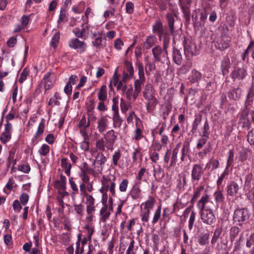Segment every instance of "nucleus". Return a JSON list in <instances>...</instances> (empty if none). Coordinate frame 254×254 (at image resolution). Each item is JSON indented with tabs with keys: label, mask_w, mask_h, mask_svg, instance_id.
Wrapping results in <instances>:
<instances>
[{
	"label": "nucleus",
	"mask_w": 254,
	"mask_h": 254,
	"mask_svg": "<svg viewBox=\"0 0 254 254\" xmlns=\"http://www.w3.org/2000/svg\"><path fill=\"white\" fill-rule=\"evenodd\" d=\"M136 65L138 70L139 78L135 79L134 83V91L133 94V98L135 100L141 91V86L143 85L145 81L144 73V67L142 63L137 62Z\"/></svg>",
	"instance_id": "obj_1"
},
{
	"label": "nucleus",
	"mask_w": 254,
	"mask_h": 254,
	"mask_svg": "<svg viewBox=\"0 0 254 254\" xmlns=\"http://www.w3.org/2000/svg\"><path fill=\"white\" fill-rule=\"evenodd\" d=\"M244 190L248 198L251 201L254 200V181L252 173L248 174L246 177ZM252 203L254 206L253 202Z\"/></svg>",
	"instance_id": "obj_2"
},
{
	"label": "nucleus",
	"mask_w": 254,
	"mask_h": 254,
	"mask_svg": "<svg viewBox=\"0 0 254 254\" xmlns=\"http://www.w3.org/2000/svg\"><path fill=\"white\" fill-rule=\"evenodd\" d=\"M184 38L183 45L185 54L188 56L197 55L199 49L195 44L194 42L186 37H184Z\"/></svg>",
	"instance_id": "obj_3"
},
{
	"label": "nucleus",
	"mask_w": 254,
	"mask_h": 254,
	"mask_svg": "<svg viewBox=\"0 0 254 254\" xmlns=\"http://www.w3.org/2000/svg\"><path fill=\"white\" fill-rule=\"evenodd\" d=\"M201 219L204 223L207 225L212 224L216 220L215 216L212 209L206 208L200 211Z\"/></svg>",
	"instance_id": "obj_4"
},
{
	"label": "nucleus",
	"mask_w": 254,
	"mask_h": 254,
	"mask_svg": "<svg viewBox=\"0 0 254 254\" xmlns=\"http://www.w3.org/2000/svg\"><path fill=\"white\" fill-rule=\"evenodd\" d=\"M249 217V215L247 209H237L234 213L233 220L241 225L242 224L241 223L245 221Z\"/></svg>",
	"instance_id": "obj_5"
},
{
	"label": "nucleus",
	"mask_w": 254,
	"mask_h": 254,
	"mask_svg": "<svg viewBox=\"0 0 254 254\" xmlns=\"http://www.w3.org/2000/svg\"><path fill=\"white\" fill-rule=\"evenodd\" d=\"M68 45L70 48L77 50V52L81 54L86 49V44L83 41H80L78 38L72 39L69 42Z\"/></svg>",
	"instance_id": "obj_6"
},
{
	"label": "nucleus",
	"mask_w": 254,
	"mask_h": 254,
	"mask_svg": "<svg viewBox=\"0 0 254 254\" xmlns=\"http://www.w3.org/2000/svg\"><path fill=\"white\" fill-rule=\"evenodd\" d=\"M104 137L106 140V146L111 150L113 149V145L115 143L116 140L117 138V135L115 134L113 129L108 131L104 135Z\"/></svg>",
	"instance_id": "obj_7"
},
{
	"label": "nucleus",
	"mask_w": 254,
	"mask_h": 254,
	"mask_svg": "<svg viewBox=\"0 0 254 254\" xmlns=\"http://www.w3.org/2000/svg\"><path fill=\"white\" fill-rule=\"evenodd\" d=\"M247 75V71L244 67L236 66L231 72L230 76L234 80L236 79H243Z\"/></svg>",
	"instance_id": "obj_8"
},
{
	"label": "nucleus",
	"mask_w": 254,
	"mask_h": 254,
	"mask_svg": "<svg viewBox=\"0 0 254 254\" xmlns=\"http://www.w3.org/2000/svg\"><path fill=\"white\" fill-rule=\"evenodd\" d=\"M203 173L202 167L198 164H194L191 171V179L193 182L199 181Z\"/></svg>",
	"instance_id": "obj_9"
},
{
	"label": "nucleus",
	"mask_w": 254,
	"mask_h": 254,
	"mask_svg": "<svg viewBox=\"0 0 254 254\" xmlns=\"http://www.w3.org/2000/svg\"><path fill=\"white\" fill-rule=\"evenodd\" d=\"M231 67V64L229 58L224 57L221 62L220 69L224 76H227Z\"/></svg>",
	"instance_id": "obj_10"
},
{
	"label": "nucleus",
	"mask_w": 254,
	"mask_h": 254,
	"mask_svg": "<svg viewBox=\"0 0 254 254\" xmlns=\"http://www.w3.org/2000/svg\"><path fill=\"white\" fill-rule=\"evenodd\" d=\"M152 30L154 33H157L158 35L160 40L163 35L165 34V32H167L165 31L163 23L160 20L156 21L155 24L153 25Z\"/></svg>",
	"instance_id": "obj_11"
},
{
	"label": "nucleus",
	"mask_w": 254,
	"mask_h": 254,
	"mask_svg": "<svg viewBox=\"0 0 254 254\" xmlns=\"http://www.w3.org/2000/svg\"><path fill=\"white\" fill-rule=\"evenodd\" d=\"M240 189L239 185L234 181H232L227 187V194L230 196H235Z\"/></svg>",
	"instance_id": "obj_12"
},
{
	"label": "nucleus",
	"mask_w": 254,
	"mask_h": 254,
	"mask_svg": "<svg viewBox=\"0 0 254 254\" xmlns=\"http://www.w3.org/2000/svg\"><path fill=\"white\" fill-rule=\"evenodd\" d=\"M153 55L155 62H160L162 60L161 57L163 58V54L164 51L162 50L159 45L156 46L152 49Z\"/></svg>",
	"instance_id": "obj_13"
},
{
	"label": "nucleus",
	"mask_w": 254,
	"mask_h": 254,
	"mask_svg": "<svg viewBox=\"0 0 254 254\" xmlns=\"http://www.w3.org/2000/svg\"><path fill=\"white\" fill-rule=\"evenodd\" d=\"M163 50L164 51V53L163 54V58L168 59V51L167 49L169 47L170 40V35L168 32H165V34L163 35Z\"/></svg>",
	"instance_id": "obj_14"
},
{
	"label": "nucleus",
	"mask_w": 254,
	"mask_h": 254,
	"mask_svg": "<svg viewBox=\"0 0 254 254\" xmlns=\"http://www.w3.org/2000/svg\"><path fill=\"white\" fill-rule=\"evenodd\" d=\"M146 103V109L148 112H151L154 110L156 106L158 104V101L154 95L150 97Z\"/></svg>",
	"instance_id": "obj_15"
},
{
	"label": "nucleus",
	"mask_w": 254,
	"mask_h": 254,
	"mask_svg": "<svg viewBox=\"0 0 254 254\" xmlns=\"http://www.w3.org/2000/svg\"><path fill=\"white\" fill-rule=\"evenodd\" d=\"M241 95V90L239 88H236L230 90L228 93V96L230 99L234 100H239Z\"/></svg>",
	"instance_id": "obj_16"
},
{
	"label": "nucleus",
	"mask_w": 254,
	"mask_h": 254,
	"mask_svg": "<svg viewBox=\"0 0 254 254\" xmlns=\"http://www.w3.org/2000/svg\"><path fill=\"white\" fill-rule=\"evenodd\" d=\"M254 90L253 89V87H252L249 91V93L247 95V100L245 103V106L246 109L249 111H250L251 108L250 106L252 105L254 101Z\"/></svg>",
	"instance_id": "obj_17"
},
{
	"label": "nucleus",
	"mask_w": 254,
	"mask_h": 254,
	"mask_svg": "<svg viewBox=\"0 0 254 254\" xmlns=\"http://www.w3.org/2000/svg\"><path fill=\"white\" fill-rule=\"evenodd\" d=\"M108 119L105 116L102 117L98 121L97 128L100 133L103 132L107 127Z\"/></svg>",
	"instance_id": "obj_18"
},
{
	"label": "nucleus",
	"mask_w": 254,
	"mask_h": 254,
	"mask_svg": "<svg viewBox=\"0 0 254 254\" xmlns=\"http://www.w3.org/2000/svg\"><path fill=\"white\" fill-rule=\"evenodd\" d=\"M168 26L169 27L170 32L171 34H173L174 32V15L172 13H168L166 16Z\"/></svg>",
	"instance_id": "obj_19"
},
{
	"label": "nucleus",
	"mask_w": 254,
	"mask_h": 254,
	"mask_svg": "<svg viewBox=\"0 0 254 254\" xmlns=\"http://www.w3.org/2000/svg\"><path fill=\"white\" fill-rule=\"evenodd\" d=\"M229 43L224 40L222 38H219L215 42V47L221 51L225 50L229 47Z\"/></svg>",
	"instance_id": "obj_20"
},
{
	"label": "nucleus",
	"mask_w": 254,
	"mask_h": 254,
	"mask_svg": "<svg viewBox=\"0 0 254 254\" xmlns=\"http://www.w3.org/2000/svg\"><path fill=\"white\" fill-rule=\"evenodd\" d=\"M66 177L62 174L60 176V180H57L55 185L59 190H64L66 189Z\"/></svg>",
	"instance_id": "obj_21"
},
{
	"label": "nucleus",
	"mask_w": 254,
	"mask_h": 254,
	"mask_svg": "<svg viewBox=\"0 0 254 254\" xmlns=\"http://www.w3.org/2000/svg\"><path fill=\"white\" fill-rule=\"evenodd\" d=\"M201 73L195 69H193L191 71V74L189 77L190 81L191 83L197 82L201 79Z\"/></svg>",
	"instance_id": "obj_22"
},
{
	"label": "nucleus",
	"mask_w": 254,
	"mask_h": 254,
	"mask_svg": "<svg viewBox=\"0 0 254 254\" xmlns=\"http://www.w3.org/2000/svg\"><path fill=\"white\" fill-rule=\"evenodd\" d=\"M190 142L185 141L183 143V148L182 149V156L181 157V161H184L187 156H189L190 152Z\"/></svg>",
	"instance_id": "obj_23"
},
{
	"label": "nucleus",
	"mask_w": 254,
	"mask_h": 254,
	"mask_svg": "<svg viewBox=\"0 0 254 254\" xmlns=\"http://www.w3.org/2000/svg\"><path fill=\"white\" fill-rule=\"evenodd\" d=\"M173 61L178 65H180L182 63V55L180 51L176 48H173Z\"/></svg>",
	"instance_id": "obj_24"
},
{
	"label": "nucleus",
	"mask_w": 254,
	"mask_h": 254,
	"mask_svg": "<svg viewBox=\"0 0 254 254\" xmlns=\"http://www.w3.org/2000/svg\"><path fill=\"white\" fill-rule=\"evenodd\" d=\"M107 87L105 85H103L100 91L98 93V99L102 102H104L107 99Z\"/></svg>",
	"instance_id": "obj_25"
},
{
	"label": "nucleus",
	"mask_w": 254,
	"mask_h": 254,
	"mask_svg": "<svg viewBox=\"0 0 254 254\" xmlns=\"http://www.w3.org/2000/svg\"><path fill=\"white\" fill-rule=\"evenodd\" d=\"M209 195L206 194L204 196L201 197V199L198 201L197 206L200 211L206 209L205 204L208 201Z\"/></svg>",
	"instance_id": "obj_26"
},
{
	"label": "nucleus",
	"mask_w": 254,
	"mask_h": 254,
	"mask_svg": "<svg viewBox=\"0 0 254 254\" xmlns=\"http://www.w3.org/2000/svg\"><path fill=\"white\" fill-rule=\"evenodd\" d=\"M195 119L192 123V127L191 132L194 133L198 128L199 124L202 120V115L201 114L195 116Z\"/></svg>",
	"instance_id": "obj_27"
},
{
	"label": "nucleus",
	"mask_w": 254,
	"mask_h": 254,
	"mask_svg": "<svg viewBox=\"0 0 254 254\" xmlns=\"http://www.w3.org/2000/svg\"><path fill=\"white\" fill-rule=\"evenodd\" d=\"M156 38L154 36H149L146 38L144 43V46L146 49H149L155 45Z\"/></svg>",
	"instance_id": "obj_28"
},
{
	"label": "nucleus",
	"mask_w": 254,
	"mask_h": 254,
	"mask_svg": "<svg viewBox=\"0 0 254 254\" xmlns=\"http://www.w3.org/2000/svg\"><path fill=\"white\" fill-rule=\"evenodd\" d=\"M108 206H105L102 207L100 210V213L101 216V220L105 222L106 221L110 215V212L107 211Z\"/></svg>",
	"instance_id": "obj_29"
},
{
	"label": "nucleus",
	"mask_w": 254,
	"mask_h": 254,
	"mask_svg": "<svg viewBox=\"0 0 254 254\" xmlns=\"http://www.w3.org/2000/svg\"><path fill=\"white\" fill-rule=\"evenodd\" d=\"M113 121L114 127L120 128L122 125L123 120L120 117L119 114H117L115 115H113Z\"/></svg>",
	"instance_id": "obj_30"
},
{
	"label": "nucleus",
	"mask_w": 254,
	"mask_h": 254,
	"mask_svg": "<svg viewBox=\"0 0 254 254\" xmlns=\"http://www.w3.org/2000/svg\"><path fill=\"white\" fill-rule=\"evenodd\" d=\"M179 147L177 146L172 151L171 163L169 167L174 166L177 162V156L179 152Z\"/></svg>",
	"instance_id": "obj_31"
},
{
	"label": "nucleus",
	"mask_w": 254,
	"mask_h": 254,
	"mask_svg": "<svg viewBox=\"0 0 254 254\" xmlns=\"http://www.w3.org/2000/svg\"><path fill=\"white\" fill-rule=\"evenodd\" d=\"M239 232V228L237 226H233L231 228L230 231V238L232 242H233L235 239L238 236Z\"/></svg>",
	"instance_id": "obj_32"
},
{
	"label": "nucleus",
	"mask_w": 254,
	"mask_h": 254,
	"mask_svg": "<svg viewBox=\"0 0 254 254\" xmlns=\"http://www.w3.org/2000/svg\"><path fill=\"white\" fill-rule=\"evenodd\" d=\"M209 234L207 233L201 234L198 238V242L200 245H205L208 242Z\"/></svg>",
	"instance_id": "obj_33"
},
{
	"label": "nucleus",
	"mask_w": 254,
	"mask_h": 254,
	"mask_svg": "<svg viewBox=\"0 0 254 254\" xmlns=\"http://www.w3.org/2000/svg\"><path fill=\"white\" fill-rule=\"evenodd\" d=\"M192 21L193 22L194 29L195 31H199L200 30V27L201 26H203V23H202L201 21H199L198 20L197 15L194 16V15H193L192 16Z\"/></svg>",
	"instance_id": "obj_34"
},
{
	"label": "nucleus",
	"mask_w": 254,
	"mask_h": 254,
	"mask_svg": "<svg viewBox=\"0 0 254 254\" xmlns=\"http://www.w3.org/2000/svg\"><path fill=\"white\" fill-rule=\"evenodd\" d=\"M183 13V17L185 19V25L188 26L190 22V9L186 8L182 9Z\"/></svg>",
	"instance_id": "obj_35"
},
{
	"label": "nucleus",
	"mask_w": 254,
	"mask_h": 254,
	"mask_svg": "<svg viewBox=\"0 0 254 254\" xmlns=\"http://www.w3.org/2000/svg\"><path fill=\"white\" fill-rule=\"evenodd\" d=\"M107 159L105 155L102 153H99L97 154L96 159L94 161L95 162H97V163L100 166L103 165L106 161Z\"/></svg>",
	"instance_id": "obj_36"
},
{
	"label": "nucleus",
	"mask_w": 254,
	"mask_h": 254,
	"mask_svg": "<svg viewBox=\"0 0 254 254\" xmlns=\"http://www.w3.org/2000/svg\"><path fill=\"white\" fill-rule=\"evenodd\" d=\"M90 126V121L87 122L86 120V118L84 116H83L81 120H80L79 123L78 124L77 127L79 128H87Z\"/></svg>",
	"instance_id": "obj_37"
},
{
	"label": "nucleus",
	"mask_w": 254,
	"mask_h": 254,
	"mask_svg": "<svg viewBox=\"0 0 254 254\" xmlns=\"http://www.w3.org/2000/svg\"><path fill=\"white\" fill-rule=\"evenodd\" d=\"M201 129L202 130V134L201 135H203L204 137H209V126L207 119H206L204 126Z\"/></svg>",
	"instance_id": "obj_38"
},
{
	"label": "nucleus",
	"mask_w": 254,
	"mask_h": 254,
	"mask_svg": "<svg viewBox=\"0 0 254 254\" xmlns=\"http://www.w3.org/2000/svg\"><path fill=\"white\" fill-rule=\"evenodd\" d=\"M161 205L158 206L157 209L156 210L155 213L154 214L153 220L152 221V223L153 224L156 223L158 220H159L160 216H161Z\"/></svg>",
	"instance_id": "obj_39"
},
{
	"label": "nucleus",
	"mask_w": 254,
	"mask_h": 254,
	"mask_svg": "<svg viewBox=\"0 0 254 254\" xmlns=\"http://www.w3.org/2000/svg\"><path fill=\"white\" fill-rule=\"evenodd\" d=\"M155 200L153 197H149V199L146 201L144 203L145 210H150V209L152 208L155 203Z\"/></svg>",
	"instance_id": "obj_40"
},
{
	"label": "nucleus",
	"mask_w": 254,
	"mask_h": 254,
	"mask_svg": "<svg viewBox=\"0 0 254 254\" xmlns=\"http://www.w3.org/2000/svg\"><path fill=\"white\" fill-rule=\"evenodd\" d=\"M145 172L146 169L144 168H142L140 169L136 178V180L137 181L136 183V186H140L141 184V180L142 179V177L144 176Z\"/></svg>",
	"instance_id": "obj_41"
},
{
	"label": "nucleus",
	"mask_w": 254,
	"mask_h": 254,
	"mask_svg": "<svg viewBox=\"0 0 254 254\" xmlns=\"http://www.w3.org/2000/svg\"><path fill=\"white\" fill-rule=\"evenodd\" d=\"M179 2L181 9H190V6L192 0H179Z\"/></svg>",
	"instance_id": "obj_42"
},
{
	"label": "nucleus",
	"mask_w": 254,
	"mask_h": 254,
	"mask_svg": "<svg viewBox=\"0 0 254 254\" xmlns=\"http://www.w3.org/2000/svg\"><path fill=\"white\" fill-rule=\"evenodd\" d=\"M215 200L217 203H220L223 202L224 197L221 190H218L214 193Z\"/></svg>",
	"instance_id": "obj_43"
},
{
	"label": "nucleus",
	"mask_w": 254,
	"mask_h": 254,
	"mask_svg": "<svg viewBox=\"0 0 254 254\" xmlns=\"http://www.w3.org/2000/svg\"><path fill=\"white\" fill-rule=\"evenodd\" d=\"M221 233H222V229L221 228H217L215 229V230L214 232L213 237L211 240V243L212 244H215L217 242V241L218 238L220 237V235L221 234Z\"/></svg>",
	"instance_id": "obj_44"
},
{
	"label": "nucleus",
	"mask_w": 254,
	"mask_h": 254,
	"mask_svg": "<svg viewBox=\"0 0 254 254\" xmlns=\"http://www.w3.org/2000/svg\"><path fill=\"white\" fill-rule=\"evenodd\" d=\"M121 156L122 155L119 150L115 152L112 157L113 164L114 166L118 165V161L120 159Z\"/></svg>",
	"instance_id": "obj_45"
},
{
	"label": "nucleus",
	"mask_w": 254,
	"mask_h": 254,
	"mask_svg": "<svg viewBox=\"0 0 254 254\" xmlns=\"http://www.w3.org/2000/svg\"><path fill=\"white\" fill-rule=\"evenodd\" d=\"M49 152L50 146L46 144H43L39 150V153L43 156H46Z\"/></svg>",
	"instance_id": "obj_46"
},
{
	"label": "nucleus",
	"mask_w": 254,
	"mask_h": 254,
	"mask_svg": "<svg viewBox=\"0 0 254 254\" xmlns=\"http://www.w3.org/2000/svg\"><path fill=\"white\" fill-rule=\"evenodd\" d=\"M11 138V134L2 132L0 137V140L3 144H5Z\"/></svg>",
	"instance_id": "obj_47"
},
{
	"label": "nucleus",
	"mask_w": 254,
	"mask_h": 254,
	"mask_svg": "<svg viewBox=\"0 0 254 254\" xmlns=\"http://www.w3.org/2000/svg\"><path fill=\"white\" fill-rule=\"evenodd\" d=\"M60 34L59 32H56L52 38L50 45L54 48H56L59 42Z\"/></svg>",
	"instance_id": "obj_48"
},
{
	"label": "nucleus",
	"mask_w": 254,
	"mask_h": 254,
	"mask_svg": "<svg viewBox=\"0 0 254 254\" xmlns=\"http://www.w3.org/2000/svg\"><path fill=\"white\" fill-rule=\"evenodd\" d=\"M103 38L101 36L96 38L95 41L92 42L93 46L98 48H102L105 46L102 43Z\"/></svg>",
	"instance_id": "obj_49"
},
{
	"label": "nucleus",
	"mask_w": 254,
	"mask_h": 254,
	"mask_svg": "<svg viewBox=\"0 0 254 254\" xmlns=\"http://www.w3.org/2000/svg\"><path fill=\"white\" fill-rule=\"evenodd\" d=\"M29 195L26 193H22L19 197L20 202L23 206H25L29 201Z\"/></svg>",
	"instance_id": "obj_50"
},
{
	"label": "nucleus",
	"mask_w": 254,
	"mask_h": 254,
	"mask_svg": "<svg viewBox=\"0 0 254 254\" xmlns=\"http://www.w3.org/2000/svg\"><path fill=\"white\" fill-rule=\"evenodd\" d=\"M141 191L139 186L135 187L132 189V192L131 194V197L134 199H138L139 197V194Z\"/></svg>",
	"instance_id": "obj_51"
},
{
	"label": "nucleus",
	"mask_w": 254,
	"mask_h": 254,
	"mask_svg": "<svg viewBox=\"0 0 254 254\" xmlns=\"http://www.w3.org/2000/svg\"><path fill=\"white\" fill-rule=\"evenodd\" d=\"M125 65L126 69L128 72L129 74H130V76H132L134 73V70L132 64L128 61H126Z\"/></svg>",
	"instance_id": "obj_52"
},
{
	"label": "nucleus",
	"mask_w": 254,
	"mask_h": 254,
	"mask_svg": "<svg viewBox=\"0 0 254 254\" xmlns=\"http://www.w3.org/2000/svg\"><path fill=\"white\" fill-rule=\"evenodd\" d=\"M101 182L102 187L105 189V191H108L110 187V183L112 182L111 180L103 177Z\"/></svg>",
	"instance_id": "obj_53"
},
{
	"label": "nucleus",
	"mask_w": 254,
	"mask_h": 254,
	"mask_svg": "<svg viewBox=\"0 0 254 254\" xmlns=\"http://www.w3.org/2000/svg\"><path fill=\"white\" fill-rule=\"evenodd\" d=\"M177 188L181 190L184 187L186 184V177L184 175L182 177V180L181 179L177 180Z\"/></svg>",
	"instance_id": "obj_54"
},
{
	"label": "nucleus",
	"mask_w": 254,
	"mask_h": 254,
	"mask_svg": "<svg viewBox=\"0 0 254 254\" xmlns=\"http://www.w3.org/2000/svg\"><path fill=\"white\" fill-rule=\"evenodd\" d=\"M155 69V64L154 63L148 62L146 64L145 72L147 75H149L150 72Z\"/></svg>",
	"instance_id": "obj_55"
},
{
	"label": "nucleus",
	"mask_w": 254,
	"mask_h": 254,
	"mask_svg": "<svg viewBox=\"0 0 254 254\" xmlns=\"http://www.w3.org/2000/svg\"><path fill=\"white\" fill-rule=\"evenodd\" d=\"M234 153L232 149L229 150L226 169L230 167L234 161Z\"/></svg>",
	"instance_id": "obj_56"
},
{
	"label": "nucleus",
	"mask_w": 254,
	"mask_h": 254,
	"mask_svg": "<svg viewBox=\"0 0 254 254\" xmlns=\"http://www.w3.org/2000/svg\"><path fill=\"white\" fill-rule=\"evenodd\" d=\"M22 204L18 200H15L12 204L14 210L17 212H20L22 209Z\"/></svg>",
	"instance_id": "obj_57"
},
{
	"label": "nucleus",
	"mask_w": 254,
	"mask_h": 254,
	"mask_svg": "<svg viewBox=\"0 0 254 254\" xmlns=\"http://www.w3.org/2000/svg\"><path fill=\"white\" fill-rule=\"evenodd\" d=\"M155 2L161 10H165L166 9L167 4L164 0H155Z\"/></svg>",
	"instance_id": "obj_58"
},
{
	"label": "nucleus",
	"mask_w": 254,
	"mask_h": 254,
	"mask_svg": "<svg viewBox=\"0 0 254 254\" xmlns=\"http://www.w3.org/2000/svg\"><path fill=\"white\" fill-rule=\"evenodd\" d=\"M85 195L87 197L86 203L87 206H94L95 199L91 195L85 193Z\"/></svg>",
	"instance_id": "obj_59"
},
{
	"label": "nucleus",
	"mask_w": 254,
	"mask_h": 254,
	"mask_svg": "<svg viewBox=\"0 0 254 254\" xmlns=\"http://www.w3.org/2000/svg\"><path fill=\"white\" fill-rule=\"evenodd\" d=\"M28 75V70H27V68H24L20 74V76L19 79V82L20 83H23V82L26 79Z\"/></svg>",
	"instance_id": "obj_60"
},
{
	"label": "nucleus",
	"mask_w": 254,
	"mask_h": 254,
	"mask_svg": "<svg viewBox=\"0 0 254 254\" xmlns=\"http://www.w3.org/2000/svg\"><path fill=\"white\" fill-rule=\"evenodd\" d=\"M120 106L122 112L126 114L128 109V106L123 98L121 99Z\"/></svg>",
	"instance_id": "obj_61"
},
{
	"label": "nucleus",
	"mask_w": 254,
	"mask_h": 254,
	"mask_svg": "<svg viewBox=\"0 0 254 254\" xmlns=\"http://www.w3.org/2000/svg\"><path fill=\"white\" fill-rule=\"evenodd\" d=\"M128 184V181L127 179H124L120 184L119 189L122 192L126 191Z\"/></svg>",
	"instance_id": "obj_62"
},
{
	"label": "nucleus",
	"mask_w": 254,
	"mask_h": 254,
	"mask_svg": "<svg viewBox=\"0 0 254 254\" xmlns=\"http://www.w3.org/2000/svg\"><path fill=\"white\" fill-rule=\"evenodd\" d=\"M61 166L65 169L71 168V165L68 163V159L66 158H64L61 160Z\"/></svg>",
	"instance_id": "obj_63"
},
{
	"label": "nucleus",
	"mask_w": 254,
	"mask_h": 254,
	"mask_svg": "<svg viewBox=\"0 0 254 254\" xmlns=\"http://www.w3.org/2000/svg\"><path fill=\"white\" fill-rule=\"evenodd\" d=\"M126 12L128 14H132L134 11V4L131 2H127L126 4Z\"/></svg>",
	"instance_id": "obj_64"
}]
</instances>
